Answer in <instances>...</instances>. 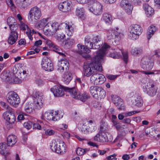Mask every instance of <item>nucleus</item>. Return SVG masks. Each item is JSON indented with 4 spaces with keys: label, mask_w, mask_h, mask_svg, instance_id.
Instances as JSON below:
<instances>
[{
    "label": "nucleus",
    "mask_w": 160,
    "mask_h": 160,
    "mask_svg": "<svg viewBox=\"0 0 160 160\" xmlns=\"http://www.w3.org/2000/svg\"><path fill=\"white\" fill-rule=\"evenodd\" d=\"M128 37L130 39L135 40L138 38L142 33V28L138 25H134L129 28Z\"/></svg>",
    "instance_id": "obj_7"
},
{
    "label": "nucleus",
    "mask_w": 160,
    "mask_h": 160,
    "mask_svg": "<svg viewBox=\"0 0 160 160\" xmlns=\"http://www.w3.org/2000/svg\"><path fill=\"white\" fill-rule=\"evenodd\" d=\"M77 47L78 48V52L81 54H82L84 53H88L90 52V50L89 48L88 47H86L85 45H82L80 44H78L77 45Z\"/></svg>",
    "instance_id": "obj_27"
},
{
    "label": "nucleus",
    "mask_w": 160,
    "mask_h": 160,
    "mask_svg": "<svg viewBox=\"0 0 160 160\" xmlns=\"http://www.w3.org/2000/svg\"><path fill=\"white\" fill-rule=\"evenodd\" d=\"M65 88H67L60 85H57L54 86L51 89V92L53 93L55 97H61L64 95V93L62 89L65 91L68 92L65 90Z\"/></svg>",
    "instance_id": "obj_11"
},
{
    "label": "nucleus",
    "mask_w": 160,
    "mask_h": 160,
    "mask_svg": "<svg viewBox=\"0 0 160 160\" xmlns=\"http://www.w3.org/2000/svg\"><path fill=\"white\" fill-rule=\"evenodd\" d=\"M88 9L96 15H101L102 11V6L96 0H92L88 4Z\"/></svg>",
    "instance_id": "obj_4"
},
{
    "label": "nucleus",
    "mask_w": 160,
    "mask_h": 160,
    "mask_svg": "<svg viewBox=\"0 0 160 160\" xmlns=\"http://www.w3.org/2000/svg\"><path fill=\"white\" fill-rule=\"evenodd\" d=\"M117 117L115 115H112V122H113V125L119 131L120 129V123L117 121Z\"/></svg>",
    "instance_id": "obj_34"
},
{
    "label": "nucleus",
    "mask_w": 160,
    "mask_h": 160,
    "mask_svg": "<svg viewBox=\"0 0 160 160\" xmlns=\"http://www.w3.org/2000/svg\"><path fill=\"white\" fill-rule=\"evenodd\" d=\"M33 124V120L29 121L27 122H25L23 124L24 127L28 129H29L32 128V124Z\"/></svg>",
    "instance_id": "obj_47"
},
{
    "label": "nucleus",
    "mask_w": 160,
    "mask_h": 160,
    "mask_svg": "<svg viewBox=\"0 0 160 160\" xmlns=\"http://www.w3.org/2000/svg\"><path fill=\"white\" fill-rule=\"evenodd\" d=\"M143 8L147 17H150L154 15V9L148 4L146 3L144 4Z\"/></svg>",
    "instance_id": "obj_17"
},
{
    "label": "nucleus",
    "mask_w": 160,
    "mask_h": 160,
    "mask_svg": "<svg viewBox=\"0 0 160 160\" xmlns=\"http://www.w3.org/2000/svg\"><path fill=\"white\" fill-rule=\"evenodd\" d=\"M6 145L4 143H0V153L2 155H5L7 154L6 151Z\"/></svg>",
    "instance_id": "obj_38"
},
{
    "label": "nucleus",
    "mask_w": 160,
    "mask_h": 160,
    "mask_svg": "<svg viewBox=\"0 0 160 160\" xmlns=\"http://www.w3.org/2000/svg\"><path fill=\"white\" fill-rule=\"evenodd\" d=\"M142 52L141 49L138 48H134L132 49L131 52L134 55L140 54Z\"/></svg>",
    "instance_id": "obj_40"
},
{
    "label": "nucleus",
    "mask_w": 160,
    "mask_h": 160,
    "mask_svg": "<svg viewBox=\"0 0 160 160\" xmlns=\"http://www.w3.org/2000/svg\"><path fill=\"white\" fill-rule=\"evenodd\" d=\"M31 106L30 105L28 104L25 106V110L27 113H31L32 112L33 109Z\"/></svg>",
    "instance_id": "obj_54"
},
{
    "label": "nucleus",
    "mask_w": 160,
    "mask_h": 160,
    "mask_svg": "<svg viewBox=\"0 0 160 160\" xmlns=\"http://www.w3.org/2000/svg\"><path fill=\"white\" fill-rule=\"evenodd\" d=\"M98 87L97 86H92L90 88V92L94 98L96 94Z\"/></svg>",
    "instance_id": "obj_48"
},
{
    "label": "nucleus",
    "mask_w": 160,
    "mask_h": 160,
    "mask_svg": "<svg viewBox=\"0 0 160 160\" xmlns=\"http://www.w3.org/2000/svg\"><path fill=\"white\" fill-rule=\"evenodd\" d=\"M16 3L18 6L25 8L28 5L26 0H16Z\"/></svg>",
    "instance_id": "obj_39"
},
{
    "label": "nucleus",
    "mask_w": 160,
    "mask_h": 160,
    "mask_svg": "<svg viewBox=\"0 0 160 160\" xmlns=\"http://www.w3.org/2000/svg\"><path fill=\"white\" fill-rule=\"evenodd\" d=\"M54 49L53 50L57 52L58 53H60V51L61 50L60 49V48L58 46L55 45V44L54 45V46H52V47Z\"/></svg>",
    "instance_id": "obj_60"
},
{
    "label": "nucleus",
    "mask_w": 160,
    "mask_h": 160,
    "mask_svg": "<svg viewBox=\"0 0 160 160\" xmlns=\"http://www.w3.org/2000/svg\"><path fill=\"white\" fill-rule=\"evenodd\" d=\"M65 28L70 32H72L73 31V28L72 27V26L69 25L67 23L66 24Z\"/></svg>",
    "instance_id": "obj_62"
},
{
    "label": "nucleus",
    "mask_w": 160,
    "mask_h": 160,
    "mask_svg": "<svg viewBox=\"0 0 160 160\" xmlns=\"http://www.w3.org/2000/svg\"><path fill=\"white\" fill-rule=\"evenodd\" d=\"M110 47L106 43L104 44L102 48L98 50L97 55L92 59L91 63L84 65L83 72L85 76L88 77L93 74L96 70L101 72L102 70L101 60L105 54L107 49Z\"/></svg>",
    "instance_id": "obj_1"
},
{
    "label": "nucleus",
    "mask_w": 160,
    "mask_h": 160,
    "mask_svg": "<svg viewBox=\"0 0 160 160\" xmlns=\"http://www.w3.org/2000/svg\"><path fill=\"white\" fill-rule=\"evenodd\" d=\"M108 129V126L107 123L105 122L102 123L100 125V131L105 132Z\"/></svg>",
    "instance_id": "obj_52"
},
{
    "label": "nucleus",
    "mask_w": 160,
    "mask_h": 160,
    "mask_svg": "<svg viewBox=\"0 0 160 160\" xmlns=\"http://www.w3.org/2000/svg\"><path fill=\"white\" fill-rule=\"evenodd\" d=\"M52 112H45L43 115L44 117L46 119L49 120L51 119L53 116Z\"/></svg>",
    "instance_id": "obj_51"
},
{
    "label": "nucleus",
    "mask_w": 160,
    "mask_h": 160,
    "mask_svg": "<svg viewBox=\"0 0 160 160\" xmlns=\"http://www.w3.org/2000/svg\"><path fill=\"white\" fill-rule=\"evenodd\" d=\"M28 28V26L24 23L21 24L20 27L21 29L24 31L26 30V28Z\"/></svg>",
    "instance_id": "obj_64"
},
{
    "label": "nucleus",
    "mask_w": 160,
    "mask_h": 160,
    "mask_svg": "<svg viewBox=\"0 0 160 160\" xmlns=\"http://www.w3.org/2000/svg\"><path fill=\"white\" fill-rule=\"evenodd\" d=\"M122 53V56L121 57L122 59L127 64L128 61V52L124 50H121Z\"/></svg>",
    "instance_id": "obj_36"
},
{
    "label": "nucleus",
    "mask_w": 160,
    "mask_h": 160,
    "mask_svg": "<svg viewBox=\"0 0 160 160\" xmlns=\"http://www.w3.org/2000/svg\"><path fill=\"white\" fill-rule=\"evenodd\" d=\"M114 31V37H115V42H116V41L118 40L117 39L118 38V37H120V33L118 32L117 31L113 30Z\"/></svg>",
    "instance_id": "obj_61"
},
{
    "label": "nucleus",
    "mask_w": 160,
    "mask_h": 160,
    "mask_svg": "<svg viewBox=\"0 0 160 160\" xmlns=\"http://www.w3.org/2000/svg\"><path fill=\"white\" fill-rule=\"evenodd\" d=\"M43 32L44 34L47 36H52L55 33L54 31H52L50 28L48 27L46 25L43 28Z\"/></svg>",
    "instance_id": "obj_30"
},
{
    "label": "nucleus",
    "mask_w": 160,
    "mask_h": 160,
    "mask_svg": "<svg viewBox=\"0 0 160 160\" xmlns=\"http://www.w3.org/2000/svg\"><path fill=\"white\" fill-rule=\"evenodd\" d=\"M88 126L83 125L82 126V131L84 134H87L89 132H92L96 129L95 126V124L92 120H89L87 122Z\"/></svg>",
    "instance_id": "obj_13"
},
{
    "label": "nucleus",
    "mask_w": 160,
    "mask_h": 160,
    "mask_svg": "<svg viewBox=\"0 0 160 160\" xmlns=\"http://www.w3.org/2000/svg\"><path fill=\"white\" fill-rule=\"evenodd\" d=\"M18 38V34L17 27H14V29H12L8 39V43L11 45L15 43Z\"/></svg>",
    "instance_id": "obj_15"
},
{
    "label": "nucleus",
    "mask_w": 160,
    "mask_h": 160,
    "mask_svg": "<svg viewBox=\"0 0 160 160\" xmlns=\"http://www.w3.org/2000/svg\"><path fill=\"white\" fill-rule=\"evenodd\" d=\"M121 7L128 14H131L133 6L128 0H122L121 2Z\"/></svg>",
    "instance_id": "obj_14"
},
{
    "label": "nucleus",
    "mask_w": 160,
    "mask_h": 160,
    "mask_svg": "<svg viewBox=\"0 0 160 160\" xmlns=\"http://www.w3.org/2000/svg\"><path fill=\"white\" fill-rule=\"evenodd\" d=\"M17 141V137L14 135L12 134L8 136L7 138V144L9 146H12Z\"/></svg>",
    "instance_id": "obj_22"
},
{
    "label": "nucleus",
    "mask_w": 160,
    "mask_h": 160,
    "mask_svg": "<svg viewBox=\"0 0 160 160\" xmlns=\"http://www.w3.org/2000/svg\"><path fill=\"white\" fill-rule=\"evenodd\" d=\"M3 78L6 81L9 83H12L14 84H19L20 83L22 82V80L16 77H13L12 78L10 76L6 75L4 76Z\"/></svg>",
    "instance_id": "obj_21"
},
{
    "label": "nucleus",
    "mask_w": 160,
    "mask_h": 160,
    "mask_svg": "<svg viewBox=\"0 0 160 160\" xmlns=\"http://www.w3.org/2000/svg\"><path fill=\"white\" fill-rule=\"evenodd\" d=\"M92 48L98 49L100 47V45L102 44L101 41V38L98 36L94 37L92 40Z\"/></svg>",
    "instance_id": "obj_19"
},
{
    "label": "nucleus",
    "mask_w": 160,
    "mask_h": 160,
    "mask_svg": "<svg viewBox=\"0 0 160 160\" xmlns=\"http://www.w3.org/2000/svg\"><path fill=\"white\" fill-rule=\"evenodd\" d=\"M154 65V60L151 57L145 56L141 60V66L144 69L149 70L152 69Z\"/></svg>",
    "instance_id": "obj_9"
},
{
    "label": "nucleus",
    "mask_w": 160,
    "mask_h": 160,
    "mask_svg": "<svg viewBox=\"0 0 160 160\" xmlns=\"http://www.w3.org/2000/svg\"><path fill=\"white\" fill-rule=\"evenodd\" d=\"M65 68V67H63L59 63H58V71H59L60 72H63Z\"/></svg>",
    "instance_id": "obj_63"
},
{
    "label": "nucleus",
    "mask_w": 160,
    "mask_h": 160,
    "mask_svg": "<svg viewBox=\"0 0 160 160\" xmlns=\"http://www.w3.org/2000/svg\"><path fill=\"white\" fill-rule=\"evenodd\" d=\"M94 140L101 142H108V140L106 132H99L94 137Z\"/></svg>",
    "instance_id": "obj_16"
},
{
    "label": "nucleus",
    "mask_w": 160,
    "mask_h": 160,
    "mask_svg": "<svg viewBox=\"0 0 160 160\" xmlns=\"http://www.w3.org/2000/svg\"><path fill=\"white\" fill-rule=\"evenodd\" d=\"M37 120L36 119H34L33 121V124H32V128L33 129H40L41 128V126L37 122Z\"/></svg>",
    "instance_id": "obj_45"
},
{
    "label": "nucleus",
    "mask_w": 160,
    "mask_h": 160,
    "mask_svg": "<svg viewBox=\"0 0 160 160\" xmlns=\"http://www.w3.org/2000/svg\"><path fill=\"white\" fill-rule=\"evenodd\" d=\"M92 38L89 36H86L85 38V44L86 47H88L90 49H92V44L91 42Z\"/></svg>",
    "instance_id": "obj_32"
},
{
    "label": "nucleus",
    "mask_w": 160,
    "mask_h": 160,
    "mask_svg": "<svg viewBox=\"0 0 160 160\" xmlns=\"http://www.w3.org/2000/svg\"><path fill=\"white\" fill-rule=\"evenodd\" d=\"M117 75H114L110 74L106 75V77L109 79L111 80H112L115 79L117 77Z\"/></svg>",
    "instance_id": "obj_58"
},
{
    "label": "nucleus",
    "mask_w": 160,
    "mask_h": 160,
    "mask_svg": "<svg viewBox=\"0 0 160 160\" xmlns=\"http://www.w3.org/2000/svg\"><path fill=\"white\" fill-rule=\"evenodd\" d=\"M72 79L71 73L70 72H65L62 76V80L66 84H68Z\"/></svg>",
    "instance_id": "obj_25"
},
{
    "label": "nucleus",
    "mask_w": 160,
    "mask_h": 160,
    "mask_svg": "<svg viewBox=\"0 0 160 160\" xmlns=\"http://www.w3.org/2000/svg\"><path fill=\"white\" fill-rule=\"evenodd\" d=\"M75 43V41L73 39L67 38L63 42V43L65 45L67 48H69L72 46Z\"/></svg>",
    "instance_id": "obj_35"
},
{
    "label": "nucleus",
    "mask_w": 160,
    "mask_h": 160,
    "mask_svg": "<svg viewBox=\"0 0 160 160\" xmlns=\"http://www.w3.org/2000/svg\"><path fill=\"white\" fill-rule=\"evenodd\" d=\"M59 63L63 67H65L66 69L68 68V66L69 65L68 62L66 59L61 60Z\"/></svg>",
    "instance_id": "obj_49"
},
{
    "label": "nucleus",
    "mask_w": 160,
    "mask_h": 160,
    "mask_svg": "<svg viewBox=\"0 0 160 160\" xmlns=\"http://www.w3.org/2000/svg\"><path fill=\"white\" fill-rule=\"evenodd\" d=\"M120 98L116 95H114L112 97V102L117 107L118 109H120L119 106L120 104Z\"/></svg>",
    "instance_id": "obj_33"
},
{
    "label": "nucleus",
    "mask_w": 160,
    "mask_h": 160,
    "mask_svg": "<svg viewBox=\"0 0 160 160\" xmlns=\"http://www.w3.org/2000/svg\"><path fill=\"white\" fill-rule=\"evenodd\" d=\"M70 3L68 1H65L59 3L58 8L63 12L68 11L70 9Z\"/></svg>",
    "instance_id": "obj_18"
},
{
    "label": "nucleus",
    "mask_w": 160,
    "mask_h": 160,
    "mask_svg": "<svg viewBox=\"0 0 160 160\" xmlns=\"http://www.w3.org/2000/svg\"><path fill=\"white\" fill-rule=\"evenodd\" d=\"M42 41L39 40L36 41L33 46L31 48V49L34 50L36 53L39 52L40 51V49L38 48H36V46L37 47L42 44Z\"/></svg>",
    "instance_id": "obj_37"
},
{
    "label": "nucleus",
    "mask_w": 160,
    "mask_h": 160,
    "mask_svg": "<svg viewBox=\"0 0 160 160\" xmlns=\"http://www.w3.org/2000/svg\"><path fill=\"white\" fill-rule=\"evenodd\" d=\"M6 97L8 102L14 107L17 106L20 103V98L18 95L13 91L9 92Z\"/></svg>",
    "instance_id": "obj_8"
},
{
    "label": "nucleus",
    "mask_w": 160,
    "mask_h": 160,
    "mask_svg": "<svg viewBox=\"0 0 160 160\" xmlns=\"http://www.w3.org/2000/svg\"><path fill=\"white\" fill-rule=\"evenodd\" d=\"M76 152L78 155L81 156L85 153V150L79 147L77 148Z\"/></svg>",
    "instance_id": "obj_53"
},
{
    "label": "nucleus",
    "mask_w": 160,
    "mask_h": 160,
    "mask_svg": "<svg viewBox=\"0 0 160 160\" xmlns=\"http://www.w3.org/2000/svg\"><path fill=\"white\" fill-rule=\"evenodd\" d=\"M84 9L83 8H78L76 10V14L78 17L81 18L84 14Z\"/></svg>",
    "instance_id": "obj_46"
},
{
    "label": "nucleus",
    "mask_w": 160,
    "mask_h": 160,
    "mask_svg": "<svg viewBox=\"0 0 160 160\" xmlns=\"http://www.w3.org/2000/svg\"><path fill=\"white\" fill-rule=\"evenodd\" d=\"M132 104L137 107L140 108L143 105V102L140 96H138L136 97V95L132 98Z\"/></svg>",
    "instance_id": "obj_20"
},
{
    "label": "nucleus",
    "mask_w": 160,
    "mask_h": 160,
    "mask_svg": "<svg viewBox=\"0 0 160 160\" xmlns=\"http://www.w3.org/2000/svg\"><path fill=\"white\" fill-rule=\"evenodd\" d=\"M108 40H111L113 39L114 37V31L113 30L109 31L108 33Z\"/></svg>",
    "instance_id": "obj_55"
},
{
    "label": "nucleus",
    "mask_w": 160,
    "mask_h": 160,
    "mask_svg": "<svg viewBox=\"0 0 160 160\" xmlns=\"http://www.w3.org/2000/svg\"><path fill=\"white\" fill-rule=\"evenodd\" d=\"M103 19L106 22H109L112 19L111 15L108 13H105L103 15Z\"/></svg>",
    "instance_id": "obj_50"
},
{
    "label": "nucleus",
    "mask_w": 160,
    "mask_h": 160,
    "mask_svg": "<svg viewBox=\"0 0 160 160\" xmlns=\"http://www.w3.org/2000/svg\"><path fill=\"white\" fill-rule=\"evenodd\" d=\"M47 19H43L41 20L35 25V27L37 29H39L43 28L47 24Z\"/></svg>",
    "instance_id": "obj_29"
},
{
    "label": "nucleus",
    "mask_w": 160,
    "mask_h": 160,
    "mask_svg": "<svg viewBox=\"0 0 160 160\" xmlns=\"http://www.w3.org/2000/svg\"><path fill=\"white\" fill-rule=\"evenodd\" d=\"M49 59L47 57H44L42 59L41 62L42 68L48 72L52 71L53 69V64L49 62Z\"/></svg>",
    "instance_id": "obj_12"
},
{
    "label": "nucleus",
    "mask_w": 160,
    "mask_h": 160,
    "mask_svg": "<svg viewBox=\"0 0 160 160\" xmlns=\"http://www.w3.org/2000/svg\"><path fill=\"white\" fill-rule=\"evenodd\" d=\"M67 148L65 144L62 141L58 145V153L63 154L66 151Z\"/></svg>",
    "instance_id": "obj_26"
},
{
    "label": "nucleus",
    "mask_w": 160,
    "mask_h": 160,
    "mask_svg": "<svg viewBox=\"0 0 160 160\" xmlns=\"http://www.w3.org/2000/svg\"><path fill=\"white\" fill-rule=\"evenodd\" d=\"M105 78L104 76L102 74H100L98 80L97 82H95L96 84H101L103 83L104 82Z\"/></svg>",
    "instance_id": "obj_41"
},
{
    "label": "nucleus",
    "mask_w": 160,
    "mask_h": 160,
    "mask_svg": "<svg viewBox=\"0 0 160 160\" xmlns=\"http://www.w3.org/2000/svg\"><path fill=\"white\" fill-rule=\"evenodd\" d=\"M34 98L33 106L36 109H40L42 106L43 94L41 92H33L32 94Z\"/></svg>",
    "instance_id": "obj_10"
},
{
    "label": "nucleus",
    "mask_w": 160,
    "mask_h": 160,
    "mask_svg": "<svg viewBox=\"0 0 160 160\" xmlns=\"http://www.w3.org/2000/svg\"><path fill=\"white\" fill-rule=\"evenodd\" d=\"M155 83L151 80L143 85V91L150 97L155 96L157 92V88L155 86Z\"/></svg>",
    "instance_id": "obj_5"
},
{
    "label": "nucleus",
    "mask_w": 160,
    "mask_h": 160,
    "mask_svg": "<svg viewBox=\"0 0 160 160\" xmlns=\"http://www.w3.org/2000/svg\"><path fill=\"white\" fill-rule=\"evenodd\" d=\"M32 33H36V32L33 29L32 30V33L31 32V31L29 32H27L26 34L28 36L29 39L31 40H32L33 39L32 37Z\"/></svg>",
    "instance_id": "obj_57"
},
{
    "label": "nucleus",
    "mask_w": 160,
    "mask_h": 160,
    "mask_svg": "<svg viewBox=\"0 0 160 160\" xmlns=\"http://www.w3.org/2000/svg\"><path fill=\"white\" fill-rule=\"evenodd\" d=\"M99 73H96L93 74L91 77L90 80L91 81L93 82L94 84H96L95 82H97L98 79Z\"/></svg>",
    "instance_id": "obj_44"
},
{
    "label": "nucleus",
    "mask_w": 160,
    "mask_h": 160,
    "mask_svg": "<svg viewBox=\"0 0 160 160\" xmlns=\"http://www.w3.org/2000/svg\"><path fill=\"white\" fill-rule=\"evenodd\" d=\"M106 92L104 89L101 87H98L94 98L98 99L99 98H102L105 96Z\"/></svg>",
    "instance_id": "obj_23"
},
{
    "label": "nucleus",
    "mask_w": 160,
    "mask_h": 160,
    "mask_svg": "<svg viewBox=\"0 0 160 160\" xmlns=\"http://www.w3.org/2000/svg\"><path fill=\"white\" fill-rule=\"evenodd\" d=\"M160 52V50L159 49L155 50L151 52L150 56H148V57H151L152 58H153H153L155 56L159 58L160 57V55H159Z\"/></svg>",
    "instance_id": "obj_43"
},
{
    "label": "nucleus",
    "mask_w": 160,
    "mask_h": 160,
    "mask_svg": "<svg viewBox=\"0 0 160 160\" xmlns=\"http://www.w3.org/2000/svg\"><path fill=\"white\" fill-rule=\"evenodd\" d=\"M0 104L3 109L7 111L3 113V117L9 124H13L16 120L15 115L12 113L13 110L8 104L4 102H1Z\"/></svg>",
    "instance_id": "obj_2"
},
{
    "label": "nucleus",
    "mask_w": 160,
    "mask_h": 160,
    "mask_svg": "<svg viewBox=\"0 0 160 160\" xmlns=\"http://www.w3.org/2000/svg\"><path fill=\"white\" fill-rule=\"evenodd\" d=\"M54 131L53 130L48 129L45 132V133L47 135H52L54 134Z\"/></svg>",
    "instance_id": "obj_59"
},
{
    "label": "nucleus",
    "mask_w": 160,
    "mask_h": 160,
    "mask_svg": "<svg viewBox=\"0 0 160 160\" xmlns=\"http://www.w3.org/2000/svg\"><path fill=\"white\" fill-rule=\"evenodd\" d=\"M7 22L10 30H12V29H14L16 27H17V30H18V27L16 20L13 18L9 17L7 19Z\"/></svg>",
    "instance_id": "obj_24"
},
{
    "label": "nucleus",
    "mask_w": 160,
    "mask_h": 160,
    "mask_svg": "<svg viewBox=\"0 0 160 160\" xmlns=\"http://www.w3.org/2000/svg\"><path fill=\"white\" fill-rule=\"evenodd\" d=\"M156 31V27L153 25H151L148 28V31L147 32V37L148 40L150 39Z\"/></svg>",
    "instance_id": "obj_28"
},
{
    "label": "nucleus",
    "mask_w": 160,
    "mask_h": 160,
    "mask_svg": "<svg viewBox=\"0 0 160 160\" xmlns=\"http://www.w3.org/2000/svg\"><path fill=\"white\" fill-rule=\"evenodd\" d=\"M64 88L66 90L68 91V92L74 98L79 99L83 102H85L89 98V96L86 92H80L74 87L65 88Z\"/></svg>",
    "instance_id": "obj_3"
},
{
    "label": "nucleus",
    "mask_w": 160,
    "mask_h": 160,
    "mask_svg": "<svg viewBox=\"0 0 160 160\" xmlns=\"http://www.w3.org/2000/svg\"><path fill=\"white\" fill-rule=\"evenodd\" d=\"M46 25L48 26V27L50 28L52 31H54L55 33H56L57 30L58 29V24L57 22H48Z\"/></svg>",
    "instance_id": "obj_31"
},
{
    "label": "nucleus",
    "mask_w": 160,
    "mask_h": 160,
    "mask_svg": "<svg viewBox=\"0 0 160 160\" xmlns=\"http://www.w3.org/2000/svg\"><path fill=\"white\" fill-rule=\"evenodd\" d=\"M26 115V114L24 113H20L18 117V121H20L22 120H23L25 119L24 117V116Z\"/></svg>",
    "instance_id": "obj_56"
},
{
    "label": "nucleus",
    "mask_w": 160,
    "mask_h": 160,
    "mask_svg": "<svg viewBox=\"0 0 160 160\" xmlns=\"http://www.w3.org/2000/svg\"><path fill=\"white\" fill-rule=\"evenodd\" d=\"M50 148L52 151L58 153V145L57 142L55 141L54 142H52L50 145Z\"/></svg>",
    "instance_id": "obj_42"
},
{
    "label": "nucleus",
    "mask_w": 160,
    "mask_h": 160,
    "mask_svg": "<svg viewBox=\"0 0 160 160\" xmlns=\"http://www.w3.org/2000/svg\"><path fill=\"white\" fill-rule=\"evenodd\" d=\"M42 13L41 9L37 7H34L32 8L28 14V19L29 20L33 22V19L35 21L34 22H36L41 18Z\"/></svg>",
    "instance_id": "obj_6"
}]
</instances>
